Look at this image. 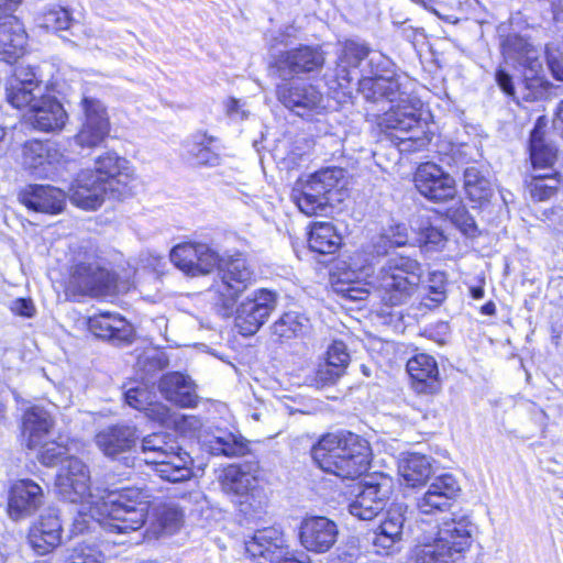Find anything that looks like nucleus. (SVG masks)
Listing matches in <instances>:
<instances>
[{"label": "nucleus", "mask_w": 563, "mask_h": 563, "mask_svg": "<svg viewBox=\"0 0 563 563\" xmlns=\"http://www.w3.org/2000/svg\"><path fill=\"white\" fill-rule=\"evenodd\" d=\"M416 542L407 563H461L472 538L467 530H424Z\"/></svg>", "instance_id": "423d86ee"}, {"label": "nucleus", "mask_w": 563, "mask_h": 563, "mask_svg": "<svg viewBox=\"0 0 563 563\" xmlns=\"http://www.w3.org/2000/svg\"><path fill=\"white\" fill-rule=\"evenodd\" d=\"M217 266L220 268L221 277L216 285L217 303L221 308L222 316L230 317L233 314L238 298L252 284L254 273L242 253L220 258Z\"/></svg>", "instance_id": "6e6552de"}, {"label": "nucleus", "mask_w": 563, "mask_h": 563, "mask_svg": "<svg viewBox=\"0 0 563 563\" xmlns=\"http://www.w3.org/2000/svg\"><path fill=\"white\" fill-rule=\"evenodd\" d=\"M43 490L32 479L14 482L9 492L8 514L19 520L32 515L43 504Z\"/></svg>", "instance_id": "f3484780"}, {"label": "nucleus", "mask_w": 563, "mask_h": 563, "mask_svg": "<svg viewBox=\"0 0 563 563\" xmlns=\"http://www.w3.org/2000/svg\"><path fill=\"white\" fill-rule=\"evenodd\" d=\"M301 544L313 552H325L336 541V530H300Z\"/></svg>", "instance_id": "58836bf2"}, {"label": "nucleus", "mask_w": 563, "mask_h": 563, "mask_svg": "<svg viewBox=\"0 0 563 563\" xmlns=\"http://www.w3.org/2000/svg\"><path fill=\"white\" fill-rule=\"evenodd\" d=\"M124 397L130 407L140 411H144L145 407L150 402L148 391L140 387L128 389Z\"/></svg>", "instance_id": "bf43d9fd"}, {"label": "nucleus", "mask_w": 563, "mask_h": 563, "mask_svg": "<svg viewBox=\"0 0 563 563\" xmlns=\"http://www.w3.org/2000/svg\"><path fill=\"white\" fill-rule=\"evenodd\" d=\"M245 536V552L260 563H305L307 556H296L288 548L284 547L283 533L280 530H250Z\"/></svg>", "instance_id": "9d476101"}, {"label": "nucleus", "mask_w": 563, "mask_h": 563, "mask_svg": "<svg viewBox=\"0 0 563 563\" xmlns=\"http://www.w3.org/2000/svg\"><path fill=\"white\" fill-rule=\"evenodd\" d=\"M415 185L422 196L437 202L453 199L456 194L454 179L432 163H426L418 167L415 174Z\"/></svg>", "instance_id": "2eb2a0df"}, {"label": "nucleus", "mask_w": 563, "mask_h": 563, "mask_svg": "<svg viewBox=\"0 0 563 563\" xmlns=\"http://www.w3.org/2000/svg\"><path fill=\"white\" fill-rule=\"evenodd\" d=\"M389 247L404 246L408 242V229L402 223L391 225L380 238Z\"/></svg>", "instance_id": "13d9d810"}, {"label": "nucleus", "mask_w": 563, "mask_h": 563, "mask_svg": "<svg viewBox=\"0 0 563 563\" xmlns=\"http://www.w3.org/2000/svg\"><path fill=\"white\" fill-rule=\"evenodd\" d=\"M343 374L344 372L338 367L330 365L327 361H322L316 369L314 385L321 388L334 384Z\"/></svg>", "instance_id": "603ef678"}, {"label": "nucleus", "mask_w": 563, "mask_h": 563, "mask_svg": "<svg viewBox=\"0 0 563 563\" xmlns=\"http://www.w3.org/2000/svg\"><path fill=\"white\" fill-rule=\"evenodd\" d=\"M412 387L419 394H435L441 389L438 364L429 354H417L407 362Z\"/></svg>", "instance_id": "b1692460"}, {"label": "nucleus", "mask_w": 563, "mask_h": 563, "mask_svg": "<svg viewBox=\"0 0 563 563\" xmlns=\"http://www.w3.org/2000/svg\"><path fill=\"white\" fill-rule=\"evenodd\" d=\"M368 55L369 48L365 44L346 41L342 45L338 56L334 81L344 96H349L352 92L354 76L351 69L355 70L360 63Z\"/></svg>", "instance_id": "5701e85b"}, {"label": "nucleus", "mask_w": 563, "mask_h": 563, "mask_svg": "<svg viewBox=\"0 0 563 563\" xmlns=\"http://www.w3.org/2000/svg\"><path fill=\"white\" fill-rule=\"evenodd\" d=\"M460 492V485L451 474H444L434 478L427 492L418 499L417 506L422 514H431L434 510L443 511L450 507L451 500Z\"/></svg>", "instance_id": "4be33fe9"}, {"label": "nucleus", "mask_w": 563, "mask_h": 563, "mask_svg": "<svg viewBox=\"0 0 563 563\" xmlns=\"http://www.w3.org/2000/svg\"><path fill=\"white\" fill-rule=\"evenodd\" d=\"M334 527V523L322 516H306L302 518L300 527L299 528H331Z\"/></svg>", "instance_id": "338daca9"}, {"label": "nucleus", "mask_w": 563, "mask_h": 563, "mask_svg": "<svg viewBox=\"0 0 563 563\" xmlns=\"http://www.w3.org/2000/svg\"><path fill=\"white\" fill-rule=\"evenodd\" d=\"M60 531L62 530H30L27 540L37 554L44 555L60 543Z\"/></svg>", "instance_id": "37998d69"}, {"label": "nucleus", "mask_w": 563, "mask_h": 563, "mask_svg": "<svg viewBox=\"0 0 563 563\" xmlns=\"http://www.w3.org/2000/svg\"><path fill=\"white\" fill-rule=\"evenodd\" d=\"M177 449V442L168 433H152L142 439L141 452L145 455L147 464L156 465L168 452Z\"/></svg>", "instance_id": "72a5a7b5"}, {"label": "nucleus", "mask_w": 563, "mask_h": 563, "mask_svg": "<svg viewBox=\"0 0 563 563\" xmlns=\"http://www.w3.org/2000/svg\"><path fill=\"white\" fill-rule=\"evenodd\" d=\"M503 52L507 58L518 62L527 69V78H537L543 71L538 49L521 36H508L503 44Z\"/></svg>", "instance_id": "a878e982"}, {"label": "nucleus", "mask_w": 563, "mask_h": 563, "mask_svg": "<svg viewBox=\"0 0 563 563\" xmlns=\"http://www.w3.org/2000/svg\"><path fill=\"white\" fill-rule=\"evenodd\" d=\"M398 472L407 486L424 485L432 473L431 460L423 454L408 453L400 459Z\"/></svg>", "instance_id": "2f4dec72"}, {"label": "nucleus", "mask_w": 563, "mask_h": 563, "mask_svg": "<svg viewBox=\"0 0 563 563\" xmlns=\"http://www.w3.org/2000/svg\"><path fill=\"white\" fill-rule=\"evenodd\" d=\"M277 294L258 289L236 308L235 322L243 335H252L266 322L276 309Z\"/></svg>", "instance_id": "9b49d317"}, {"label": "nucleus", "mask_w": 563, "mask_h": 563, "mask_svg": "<svg viewBox=\"0 0 563 563\" xmlns=\"http://www.w3.org/2000/svg\"><path fill=\"white\" fill-rule=\"evenodd\" d=\"M345 185L343 168H324L311 175L307 180L298 183L292 190V199L302 213L314 216L323 212Z\"/></svg>", "instance_id": "0eeeda50"}, {"label": "nucleus", "mask_w": 563, "mask_h": 563, "mask_svg": "<svg viewBox=\"0 0 563 563\" xmlns=\"http://www.w3.org/2000/svg\"><path fill=\"white\" fill-rule=\"evenodd\" d=\"M309 246L313 252L320 254L334 253L340 244L341 236L330 222H316L309 233Z\"/></svg>", "instance_id": "473e14b6"}, {"label": "nucleus", "mask_w": 563, "mask_h": 563, "mask_svg": "<svg viewBox=\"0 0 563 563\" xmlns=\"http://www.w3.org/2000/svg\"><path fill=\"white\" fill-rule=\"evenodd\" d=\"M428 287H427V297L422 298V300H430L423 301V305L427 307H437L439 303H441L445 299V292H446V278L445 274L443 272H431L429 274L428 278Z\"/></svg>", "instance_id": "49530a36"}, {"label": "nucleus", "mask_w": 563, "mask_h": 563, "mask_svg": "<svg viewBox=\"0 0 563 563\" xmlns=\"http://www.w3.org/2000/svg\"><path fill=\"white\" fill-rule=\"evenodd\" d=\"M276 64L280 76L286 78L320 69L324 64V56L317 47L300 46L282 53Z\"/></svg>", "instance_id": "6ab92c4d"}, {"label": "nucleus", "mask_w": 563, "mask_h": 563, "mask_svg": "<svg viewBox=\"0 0 563 563\" xmlns=\"http://www.w3.org/2000/svg\"><path fill=\"white\" fill-rule=\"evenodd\" d=\"M367 266L355 267L342 273L335 284L334 291L350 301H362L368 298L371 290L388 307L406 305L418 292L422 267L413 258L395 256L388 258L378 269L371 282L364 280L369 276Z\"/></svg>", "instance_id": "f257e3e1"}, {"label": "nucleus", "mask_w": 563, "mask_h": 563, "mask_svg": "<svg viewBox=\"0 0 563 563\" xmlns=\"http://www.w3.org/2000/svg\"><path fill=\"white\" fill-rule=\"evenodd\" d=\"M212 139L201 136L199 142H192L187 145V152L191 159L197 165L217 166L220 163L219 155L213 152L207 144L211 143Z\"/></svg>", "instance_id": "a18cd8bd"}, {"label": "nucleus", "mask_w": 563, "mask_h": 563, "mask_svg": "<svg viewBox=\"0 0 563 563\" xmlns=\"http://www.w3.org/2000/svg\"><path fill=\"white\" fill-rule=\"evenodd\" d=\"M84 121L75 142L81 147L100 145L110 133V120L103 103L95 98L84 97L81 100Z\"/></svg>", "instance_id": "ddd939ff"}, {"label": "nucleus", "mask_w": 563, "mask_h": 563, "mask_svg": "<svg viewBox=\"0 0 563 563\" xmlns=\"http://www.w3.org/2000/svg\"><path fill=\"white\" fill-rule=\"evenodd\" d=\"M10 309L14 314L26 318H31L35 314V307L31 299H15L11 302Z\"/></svg>", "instance_id": "e2e57ef3"}, {"label": "nucleus", "mask_w": 563, "mask_h": 563, "mask_svg": "<svg viewBox=\"0 0 563 563\" xmlns=\"http://www.w3.org/2000/svg\"><path fill=\"white\" fill-rule=\"evenodd\" d=\"M89 330L98 338L117 343L130 342L133 328L117 313L102 312L88 320Z\"/></svg>", "instance_id": "bb28decb"}, {"label": "nucleus", "mask_w": 563, "mask_h": 563, "mask_svg": "<svg viewBox=\"0 0 563 563\" xmlns=\"http://www.w3.org/2000/svg\"><path fill=\"white\" fill-rule=\"evenodd\" d=\"M54 427L51 413L42 407L34 406L23 416L22 433L29 449H36Z\"/></svg>", "instance_id": "c756f323"}, {"label": "nucleus", "mask_w": 563, "mask_h": 563, "mask_svg": "<svg viewBox=\"0 0 563 563\" xmlns=\"http://www.w3.org/2000/svg\"><path fill=\"white\" fill-rule=\"evenodd\" d=\"M311 456L323 472L354 479L367 471L371 448L360 435L340 431L323 435L312 446Z\"/></svg>", "instance_id": "20e7f679"}, {"label": "nucleus", "mask_w": 563, "mask_h": 563, "mask_svg": "<svg viewBox=\"0 0 563 563\" xmlns=\"http://www.w3.org/2000/svg\"><path fill=\"white\" fill-rule=\"evenodd\" d=\"M26 123L43 132L62 130L68 115L59 101L41 96L24 114Z\"/></svg>", "instance_id": "dca6fc26"}, {"label": "nucleus", "mask_w": 563, "mask_h": 563, "mask_svg": "<svg viewBox=\"0 0 563 563\" xmlns=\"http://www.w3.org/2000/svg\"><path fill=\"white\" fill-rule=\"evenodd\" d=\"M277 98L300 117L323 108L322 95L311 85L282 84L277 87Z\"/></svg>", "instance_id": "a211bd4d"}, {"label": "nucleus", "mask_w": 563, "mask_h": 563, "mask_svg": "<svg viewBox=\"0 0 563 563\" xmlns=\"http://www.w3.org/2000/svg\"><path fill=\"white\" fill-rule=\"evenodd\" d=\"M145 416L161 424H177V420L173 418L170 409L162 402H153L150 400L148 405L144 409Z\"/></svg>", "instance_id": "5fc2aeb1"}, {"label": "nucleus", "mask_w": 563, "mask_h": 563, "mask_svg": "<svg viewBox=\"0 0 563 563\" xmlns=\"http://www.w3.org/2000/svg\"><path fill=\"white\" fill-rule=\"evenodd\" d=\"M136 428L131 426L108 427L96 434V444L107 456H115L135 446Z\"/></svg>", "instance_id": "c85d7f7f"}, {"label": "nucleus", "mask_w": 563, "mask_h": 563, "mask_svg": "<svg viewBox=\"0 0 563 563\" xmlns=\"http://www.w3.org/2000/svg\"><path fill=\"white\" fill-rule=\"evenodd\" d=\"M101 516L113 521L130 522L141 528L145 521L146 504L144 495L139 488L128 487L119 490H108L97 503ZM108 528H134L109 523Z\"/></svg>", "instance_id": "1a4fd4ad"}, {"label": "nucleus", "mask_w": 563, "mask_h": 563, "mask_svg": "<svg viewBox=\"0 0 563 563\" xmlns=\"http://www.w3.org/2000/svg\"><path fill=\"white\" fill-rule=\"evenodd\" d=\"M73 18L66 8L54 7L46 10L40 18L38 25L47 31L58 32L68 30Z\"/></svg>", "instance_id": "79ce46f5"}, {"label": "nucleus", "mask_w": 563, "mask_h": 563, "mask_svg": "<svg viewBox=\"0 0 563 563\" xmlns=\"http://www.w3.org/2000/svg\"><path fill=\"white\" fill-rule=\"evenodd\" d=\"M134 181L131 163L115 152H106L95 159L92 169L78 174L69 189V199L84 210H96L106 197L118 200L130 197Z\"/></svg>", "instance_id": "f03ea898"}, {"label": "nucleus", "mask_w": 563, "mask_h": 563, "mask_svg": "<svg viewBox=\"0 0 563 563\" xmlns=\"http://www.w3.org/2000/svg\"><path fill=\"white\" fill-rule=\"evenodd\" d=\"M406 511L407 508L404 505H394L387 512L386 522L396 528H404L407 521Z\"/></svg>", "instance_id": "0e129e2a"}, {"label": "nucleus", "mask_w": 563, "mask_h": 563, "mask_svg": "<svg viewBox=\"0 0 563 563\" xmlns=\"http://www.w3.org/2000/svg\"><path fill=\"white\" fill-rule=\"evenodd\" d=\"M63 162H65V154L54 142L31 140L23 145L22 164L27 169H44L46 165L57 166Z\"/></svg>", "instance_id": "393cba45"}, {"label": "nucleus", "mask_w": 563, "mask_h": 563, "mask_svg": "<svg viewBox=\"0 0 563 563\" xmlns=\"http://www.w3.org/2000/svg\"><path fill=\"white\" fill-rule=\"evenodd\" d=\"M208 449L212 455L234 457L242 456L247 452V443L242 437L225 433L211 439L208 443Z\"/></svg>", "instance_id": "e433bc0d"}, {"label": "nucleus", "mask_w": 563, "mask_h": 563, "mask_svg": "<svg viewBox=\"0 0 563 563\" xmlns=\"http://www.w3.org/2000/svg\"><path fill=\"white\" fill-rule=\"evenodd\" d=\"M548 67L558 80H563V51L554 45L545 48Z\"/></svg>", "instance_id": "4d7b16f0"}, {"label": "nucleus", "mask_w": 563, "mask_h": 563, "mask_svg": "<svg viewBox=\"0 0 563 563\" xmlns=\"http://www.w3.org/2000/svg\"><path fill=\"white\" fill-rule=\"evenodd\" d=\"M561 181L555 175L533 172L532 179L528 184L531 197L538 201H544L555 195Z\"/></svg>", "instance_id": "4c0bfd02"}, {"label": "nucleus", "mask_w": 563, "mask_h": 563, "mask_svg": "<svg viewBox=\"0 0 563 563\" xmlns=\"http://www.w3.org/2000/svg\"><path fill=\"white\" fill-rule=\"evenodd\" d=\"M330 365L338 367L345 372L350 363V354L347 353L346 345L342 341H334L327 350L325 358Z\"/></svg>", "instance_id": "3c124183"}, {"label": "nucleus", "mask_w": 563, "mask_h": 563, "mask_svg": "<svg viewBox=\"0 0 563 563\" xmlns=\"http://www.w3.org/2000/svg\"><path fill=\"white\" fill-rule=\"evenodd\" d=\"M371 541L377 554L391 555L400 551L402 533L401 530H396L394 533L388 532V530H373Z\"/></svg>", "instance_id": "a19ab883"}, {"label": "nucleus", "mask_w": 563, "mask_h": 563, "mask_svg": "<svg viewBox=\"0 0 563 563\" xmlns=\"http://www.w3.org/2000/svg\"><path fill=\"white\" fill-rule=\"evenodd\" d=\"M170 261L189 276L207 275L220 262V255L208 244L186 242L174 246Z\"/></svg>", "instance_id": "f8f14e48"}, {"label": "nucleus", "mask_w": 563, "mask_h": 563, "mask_svg": "<svg viewBox=\"0 0 563 563\" xmlns=\"http://www.w3.org/2000/svg\"><path fill=\"white\" fill-rule=\"evenodd\" d=\"M19 200L30 210L56 214L63 211L66 196L49 185H29L20 191Z\"/></svg>", "instance_id": "412c9836"}, {"label": "nucleus", "mask_w": 563, "mask_h": 563, "mask_svg": "<svg viewBox=\"0 0 563 563\" xmlns=\"http://www.w3.org/2000/svg\"><path fill=\"white\" fill-rule=\"evenodd\" d=\"M383 507L384 504L382 501H377L376 504L364 501L363 507L358 509L360 514L352 516L358 518L360 520H372L378 515Z\"/></svg>", "instance_id": "69168bd1"}, {"label": "nucleus", "mask_w": 563, "mask_h": 563, "mask_svg": "<svg viewBox=\"0 0 563 563\" xmlns=\"http://www.w3.org/2000/svg\"><path fill=\"white\" fill-rule=\"evenodd\" d=\"M68 563H103V556L95 547L80 544L73 550Z\"/></svg>", "instance_id": "864d4df0"}, {"label": "nucleus", "mask_w": 563, "mask_h": 563, "mask_svg": "<svg viewBox=\"0 0 563 563\" xmlns=\"http://www.w3.org/2000/svg\"><path fill=\"white\" fill-rule=\"evenodd\" d=\"M27 47L23 23L13 14L0 15V56L7 63L16 62Z\"/></svg>", "instance_id": "aec40b11"}, {"label": "nucleus", "mask_w": 563, "mask_h": 563, "mask_svg": "<svg viewBox=\"0 0 563 563\" xmlns=\"http://www.w3.org/2000/svg\"><path fill=\"white\" fill-rule=\"evenodd\" d=\"M7 100L14 108L32 107L42 96L41 87H31L25 85L7 84Z\"/></svg>", "instance_id": "ea45409f"}, {"label": "nucleus", "mask_w": 563, "mask_h": 563, "mask_svg": "<svg viewBox=\"0 0 563 563\" xmlns=\"http://www.w3.org/2000/svg\"><path fill=\"white\" fill-rule=\"evenodd\" d=\"M530 158L533 172L551 167L556 159V148L545 140H534L530 143Z\"/></svg>", "instance_id": "c03bdc74"}, {"label": "nucleus", "mask_w": 563, "mask_h": 563, "mask_svg": "<svg viewBox=\"0 0 563 563\" xmlns=\"http://www.w3.org/2000/svg\"><path fill=\"white\" fill-rule=\"evenodd\" d=\"M310 328L309 318L302 313L289 311L273 324V332L282 339H291L307 334Z\"/></svg>", "instance_id": "f704fd0d"}, {"label": "nucleus", "mask_w": 563, "mask_h": 563, "mask_svg": "<svg viewBox=\"0 0 563 563\" xmlns=\"http://www.w3.org/2000/svg\"><path fill=\"white\" fill-rule=\"evenodd\" d=\"M225 112L232 120H245L250 113L246 102L235 98L228 99Z\"/></svg>", "instance_id": "052dcab7"}, {"label": "nucleus", "mask_w": 563, "mask_h": 563, "mask_svg": "<svg viewBox=\"0 0 563 563\" xmlns=\"http://www.w3.org/2000/svg\"><path fill=\"white\" fill-rule=\"evenodd\" d=\"M386 497V490H383L380 484L365 483L362 492L356 496V499L350 505L349 511L351 515H358V509L363 507L364 501L376 504Z\"/></svg>", "instance_id": "09e8293b"}, {"label": "nucleus", "mask_w": 563, "mask_h": 563, "mask_svg": "<svg viewBox=\"0 0 563 563\" xmlns=\"http://www.w3.org/2000/svg\"><path fill=\"white\" fill-rule=\"evenodd\" d=\"M159 528H177L185 522V514L177 505H163L156 509Z\"/></svg>", "instance_id": "8fccbe9b"}, {"label": "nucleus", "mask_w": 563, "mask_h": 563, "mask_svg": "<svg viewBox=\"0 0 563 563\" xmlns=\"http://www.w3.org/2000/svg\"><path fill=\"white\" fill-rule=\"evenodd\" d=\"M192 463L191 456L177 444L176 450H172L166 457L157 462L155 471L165 481L185 482L192 476Z\"/></svg>", "instance_id": "7c9ffc66"}, {"label": "nucleus", "mask_w": 563, "mask_h": 563, "mask_svg": "<svg viewBox=\"0 0 563 563\" xmlns=\"http://www.w3.org/2000/svg\"><path fill=\"white\" fill-rule=\"evenodd\" d=\"M369 75L358 80V91L373 102H398L386 111L379 125L386 131L408 133L419 129L420 113L416 104L408 101L407 92L399 76H386L390 60L379 53H373L367 63Z\"/></svg>", "instance_id": "7ed1b4c3"}, {"label": "nucleus", "mask_w": 563, "mask_h": 563, "mask_svg": "<svg viewBox=\"0 0 563 563\" xmlns=\"http://www.w3.org/2000/svg\"><path fill=\"white\" fill-rule=\"evenodd\" d=\"M15 85H25L31 87H40V80L35 73V69L29 65L19 64L14 68L12 77L8 80Z\"/></svg>", "instance_id": "6e6d98bb"}, {"label": "nucleus", "mask_w": 563, "mask_h": 563, "mask_svg": "<svg viewBox=\"0 0 563 563\" xmlns=\"http://www.w3.org/2000/svg\"><path fill=\"white\" fill-rule=\"evenodd\" d=\"M418 242L428 246L429 249H435L444 242V236L440 230L433 227H428L421 230Z\"/></svg>", "instance_id": "680f3d73"}, {"label": "nucleus", "mask_w": 563, "mask_h": 563, "mask_svg": "<svg viewBox=\"0 0 563 563\" xmlns=\"http://www.w3.org/2000/svg\"><path fill=\"white\" fill-rule=\"evenodd\" d=\"M224 481L231 490L243 495L252 488L255 478L239 466L231 465L224 471Z\"/></svg>", "instance_id": "de8ad7c7"}, {"label": "nucleus", "mask_w": 563, "mask_h": 563, "mask_svg": "<svg viewBox=\"0 0 563 563\" xmlns=\"http://www.w3.org/2000/svg\"><path fill=\"white\" fill-rule=\"evenodd\" d=\"M36 449H38L37 459L43 465L54 466L58 462L64 463L55 482L60 498L69 503L86 501L92 498L90 473L82 461L74 456H66L67 448L55 441L43 440Z\"/></svg>", "instance_id": "39448f33"}, {"label": "nucleus", "mask_w": 563, "mask_h": 563, "mask_svg": "<svg viewBox=\"0 0 563 563\" xmlns=\"http://www.w3.org/2000/svg\"><path fill=\"white\" fill-rule=\"evenodd\" d=\"M63 523V520L59 518V510L55 508H48L46 515L42 516V528H62Z\"/></svg>", "instance_id": "774afa93"}, {"label": "nucleus", "mask_w": 563, "mask_h": 563, "mask_svg": "<svg viewBox=\"0 0 563 563\" xmlns=\"http://www.w3.org/2000/svg\"><path fill=\"white\" fill-rule=\"evenodd\" d=\"M69 284L79 292L103 296L114 289V276L99 262H79L71 271Z\"/></svg>", "instance_id": "4468645a"}, {"label": "nucleus", "mask_w": 563, "mask_h": 563, "mask_svg": "<svg viewBox=\"0 0 563 563\" xmlns=\"http://www.w3.org/2000/svg\"><path fill=\"white\" fill-rule=\"evenodd\" d=\"M159 391L169 401L180 407H194L198 396L194 382L181 373L164 375L158 384Z\"/></svg>", "instance_id": "cd10ccee"}, {"label": "nucleus", "mask_w": 563, "mask_h": 563, "mask_svg": "<svg viewBox=\"0 0 563 563\" xmlns=\"http://www.w3.org/2000/svg\"><path fill=\"white\" fill-rule=\"evenodd\" d=\"M464 189L472 201H487L492 194L490 181L474 166L464 170Z\"/></svg>", "instance_id": "c9c22d12"}]
</instances>
